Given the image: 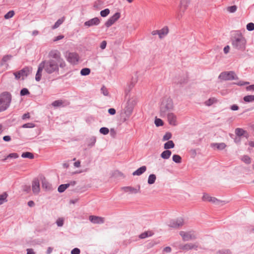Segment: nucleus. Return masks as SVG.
Segmentation results:
<instances>
[{"instance_id":"obj_1","label":"nucleus","mask_w":254,"mask_h":254,"mask_svg":"<svg viewBox=\"0 0 254 254\" xmlns=\"http://www.w3.org/2000/svg\"><path fill=\"white\" fill-rule=\"evenodd\" d=\"M66 66L61 52L58 50H52L48 55V59L42 61L38 65L35 75V80L41 79L43 71L48 74H59L60 68L64 69Z\"/></svg>"},{"instance_id":"obj_2","label":"nucleus","mask_w":254,"mask_h":254,"mask_svg":"<svg viewBox=\"0 0 254 254\" xmlns=\"http://www.w3.org/2000/svg\"><path fill=\"white\" fill-rule=\"evenodd\" d=\"M231 42L233 48L240 51H244L247 40L240 31H235L232 34Z\"/></svg>"},{"instance_id":"obj_3","label":"nucleus","mask_w":254,"mask_h":254,"mask_svg":"<svg viewBox=\"0 0 254 254\" xmlns=\"http://www.w3.org/2000/svg\"><path fill=\"white\" fill-rule=\"evenodd\" d=\"M12 97L11 94L7 91L0 94V112L6 110L10 106Z\"/></svg>"},{"instance_id":"obj_4","label":"nucleus","mask_w":254,"mask_h":254,"mask_svg":"<svg viewBox=\"0 0 254 254\" xmlns=\"http://www.w3.org/2000/svg\"><path fill=\"white\" fill-rule=\"evenodd\" d=\"M136 104L137 100L134 97L129 98L125 103L123 111L127 118H128L131 115Z\"/></svg>"},{"instance_id":"obj_5","label":"nucleus","mask_w":254,"mask_h":254,"mask_svg":"<svg viewBox=\"0 0 254 254\" xmlns=\"http://www.w3.org/2000/svg\"><path fill=\"white\" fill-rule=\"evenodd\" d=\"M173 108V103L170 98H164L160 106V114L162 117L167 115V112Z\"/></svg>"},{"instance_id":"obj_6","label":"nucleus","mask_w":254,"mask_h":254,"mask_svg":"<svg viewBox=\"0 0 254 254\" xmlns=\"http://www.w3.org/2000/svg\"><path fill=\"white\" fill-rule=\"evenodd\" d=\"M218 78L222 80H233L237 79L238 77L233 71L222 72L219 75Z\"/></svg>"},{"instance_id":"obj_7","label":"nucleus","mask_w":254,"mask_h":254,"mask_svg":"<svg viewBox=\"0 0 254 254\" xmlns=\"http://www.w3.org/2000/svg\"><path fill=\"white\" fill-rule=\"evenodd\" d=\"M180 235L182 237L184 241H189L194 240L197 238V236L194 231H180Z\"/></svg>"},{"instance_id":"obj_8","label":"nucleus","mask_w":254,"mask_h":254,"mask_svg":"<svg viewBox=\"0 0 254 254\" xmlns=\"http://www.w3.org/2000/svg\"><path fill=\"white\" fill-rule=\"evenodd\" d=\"M67 61L71 64H76L79 60V56L78 54L75 52H69L66 56Z\"/></svg>"},{"instance_id":"obj_9","label":"nucleus","mask_w":254,"mask_h":254,"mask_svg":"<svg viewBox=\"0 0 254 254\" xmlns=\"http://www.w3.org/2000/svg\"><path fill=\"white\" fill-rule=\"evenodd\" d=\"M29 68L28 67H25L21 70L14 72L13 73L16 79L18 80L21 77L24 79V77H27L29 74Z\"/></svg>"},{"instance_id":"obj_10","label":"nucleus","mask_w":254,"mask_h":254,"mask_svg":"<svg viewBox=\"0 0 254 254\" xmlns=\"http://www.w3.org/2000/svg\"><path fill=\"white\" fill-rule=\"evenodd\" d=\"M184 224V221L182 218L171 220L168 222V226L174 228H178Z\"/></svg>"},{"instance_id":"obj_11","label":"nucleus","mask_w":254,"mask_h":254,"mask_svg":"<svg viewBox=\"0 0 254 254\" xmlns=\"http://www.w3.org/2000/svg\"><path fill=\"white\" fill-rule=\"evenodd\" d=\"M121 14L119 12L115 13L112 16H111L105 23L107 27H109L112 26L117 20L120 17Z\"/></svg>"},{"instance_id":"obj_12","label":"nucleus","mask_w":254,"mask_h":254,"mask_svg":"<svg viewBox=\"0 0 254 254\" xmlns=\"http://www.w3.org/2000/svg\"><path fill=\"white\" fill-rule=\"evenodd\" d=\"M198 248V243H188L184 245L180 246V249L183 251H189L194 249L197 250Z\"/></svg>"},{"instance_id":"obj_13","label":"nucleus","mask_w":254,"mask_h":254,"mask_svg":"<svg viewBox=\"0 0 254 254\" xmlns=\"http://www.w3.org/2000/svg\"><path fill=\"white\" fill-rule=\"evenodd\" d=\"M32 189L34 194H38L40 192V183L38 179H34L32 182Z\"/></svg>"},{"instance_id":"obj_14","label":"nucleus","mask_w":254,"mask_h":254,"mask_svg":"<svg viewBox=\"0 0 254 254\" xmlns=\"http://www.w3.org/2000/svg\"><path fill=\"white\" fill-rule=\"evenodd\" d=\"M140 186L138 185L135 188H133L132 187H125L122 188V189L124 190V191L127 192H129L131 193H137L140 190Z\"/></svg>"},{"instance_id":"obj_15","label":"nucleus","mask_w":254,"mask_h":254,"mask_svg":"<svg viewBox=\"0 0 254 254\" xmlns=\"http://www.w3.org/2000/svg\"><path fill=\"white\" fill-rule=\"evenodd\" d=\"M100 22V19L98 17H95L86 21L84 25L85 26L90 27L94 25H98Z\"/></svg>"},{"instance_id":"obj_16","label":"nucleus","mask_w":254,"mask_h":254,"mask_svg":"<svg viewBox=\"0 0 254 254\" xmlns=\"http://www.w3.org/2000/svg\"><path fill=\"white\" fill-rule=\"evenodd\" d=\"M89 220L94 224H103L104 222V218L96 216H90Z\"/></svg>"},{"instance_id":"obj_17","label":"nucleus","mask_w":254,"mask_h":254,"mask_svg":"<svg viewBox=\"0 0 254 254\" xmlns=\"http://www.w3.org/2000/svg\"><path fill=\"white\" fill-rule=\"evenodd\" d=\"M167 119L170 125L172 126H176L177 125V117L174 114L168 113L167 114Z\"/></svg>"},{"instance_id":"obj_18","label":"nucleus","mask_w":254,"mask_h":254,"mask_svg":"<svg viewBox=\"0 0 254 254\" xmlns=\"http://www.w3.org/2000/svg\"><path fill=\"white\" fill-rule=\"evenodd\" d=\"M190 0H181L180 5V13L181 14V12H184L185 9L187 8L188 4L190 2Z\"/></svg>"},{"instance_id":"obj_19","label":"nucleus","mask_w":254,"mask_h":254,"mask_svg":"<svg viewBox=\"0 0 254 254\" xmlns=\"http://www.w3.org/2000/svg\"><path fill=\"white\" fill-rule=\"evenodd\" d=\"M42 188L46 190H50L52 189L51 184L48 182L45 178H43L42 180Z\"/></svg>"},{"instance_id":"obj_20","label":"nucleus","mask_w":254,"mask_h":254,"mask_svg":"<svg viewBox=\"0 0 254 254\" xmlns=\"http://www.w3.org/2000/svg\"><path fill=\"white\" fill-rule=\"evenodd\" d=\"M147 168L145 166H142L132 173L133 176H140L146 171Z\"/></svg>"},{"instance_id":"obj_21","label":"nucleus","mask_w":254,"mask_h":254,"mask_svg":"<svg viewBox=\"0 0 254 254\" xmlns=\"http://www.w3.org/2000/svg\"><path fill=\"white\" fill-rule=\"evenodd\" d=\"M211 146L218 150H223L226 147V145L224 143H213L211 144Z\"/></svg>"},{"instance_id":"obj_22","label":"nucleus","mask_w":254,"mask_h":254,"mask_svg":"<svg viewBox=\"0 0 254 254\" xmlns=\"http://www.w3.org/2000/svg\"><path fill=\"white\" fill-rule=\"evenodd\" d=\"M171 154L172 152L170 150H166L162 152L161 154V157L163 159H168L170 157Z\"/></svg>"},{"instance_id":"obj_23","label":"nucleus","mask_w":254,"mask_h":254,"mask_svg":"<svg viewBox=\"0 0 254 254\" xmlns=\"http://www.w3.org/2000/svg\"><path fill=\"white\" fill-rule=\"evenodd\" d=\"M159 37L160 38H162L168 33V29L167 27H164L161 30H159Z\"/></svg>"},{"instance_id":"obj_24","label":"nucleus","mask_w":254,"mask_h":254,"mask_svg":"<svg viewBox=\"0 0 254 254\" xmlns=\"http://www.w3.org/2000/svg\"><path fill=\"white\" fill-rule=\"evenodd\" d=\"M175 144L172 140H169L164 145V148L165 149H169L174 148Z\"/></svg>"},{"instance_id":"obj_25","label":"nucleus","mask_w":254,"mask_h":254,"mask_svg":"<svg viewBox=\"0 0 254 254\" xmlns=\"http://www.w3.org/2000/svg\"><path fill=\"white\" fill-rule=\"evenodd\" d=\"M210 202H211L214 204H218V205H223L225 203V201L218 200L216 198L214 197H212L210 198Z\"/></svg>"},{"instance_id":"obj_26","label":"nucleus","mask_w":254,"mask_h":254,"mask_svg":"<svg viewBox=\"0 0 254 254\" xmlns=\"http://www.w3.org/2000/svg\"><path fill=\"white\" fill-rule=\"evenodd\" d=\"M64 17H63L62 18L59 19L55 23V24L52 26L53 29H55L58 28L64 21Z\"/></svg>"},{"instance_id":"obj_27","label":"nucleus","mask_w":254,"mask_h":254,"mask_svg":"<svg viewBox=\"0 0 254 254\" xmlns=\"http://www.w3.org/2000/svg\"><path fill=\"white\" fill-rule=\"evenodd\" d=\"M156 180V175L154 174H150L148 178L147 183L149 185L153 184Z\"/></svg>"},{"instance_id":"obj_28","label":"nucleus","mask_w":254,"mask_h":254,"mask_svg":"<svg viewBox=\"0 0 254 254\" xmlns=\"http://www.w3.org/2000/svg\"><path fill=\"white\" fill-rule=\"evenodd\" d=\"M21 157L24 158L33 159L34 155L31 152H25L22 154Z\"/></svg>"},{"instance_id":"obj_29","label":"nucleus","mask_w":254,"mask_h":254,"mask_svg":"<svg viewBox=\"0 0 254 254\" xmlns=\"http://www.w3.org/2000/svg\"><path fill=\"white\" fill-rule=\"evenodd\" d=\"M246 132L245 130L241 128H237L235 129V133L238 136H242Z\"/></svg>"},{"instance_id":"obj_30","label":"nucleus","mask_w":254,"mask_h":254,"mask_svg":"<svg viewBox=\"0 0 254 254\" xmlns=\"http://www.w3.org/2000/svg\"><path fill=\"white\" fill-rule=\"evenodd\" d=\"M69 187V185L62 184L59 186L58 190L59 192H63L64 190Z\"/></svg>"},{"instance_id":"obj_31","label":"nucleus","mask_w":254,"mask_h":254,"mask_svg":"<svg viewBox=\"0 0 254 254\" xmlns=\"http://www.w3.org/2000/svg\"><path fill=\"white\" fill-rule=\"evenodd\" d=\"M243 99L246 102L249 103L254 102V95H251L245 96Z\"/></svg>"},{"instance_id":"obj_32","label":"nucleus","mask_w":254,"mask_h":254,"mask_svg":"<svg viewBox=\"0 0 254 254\" xmlns=\"http://www.w3.org/2000/svg\"><path fill=\"white\" fill-rule=\"evenodd\" d=\"M18 157V155L16 153H12L9 154L8 155L3 158L2 161H5L8 158H14L16 159Z\"/></svg>"},{"instance_id":"obj_33","label":"nucleus","mask_w":254,"mask_h":254,"mask_svg":"<svg viewBox=\"0 0 254 254\" xmlns=\"http://www.w3.org/2000/svg\"><path fill=\"white\" fill-rule=\"evenodd\" d=\"M90 69L89 68H83L80 70V74L82 76H86L90 74Z\"/></svg>"},{"instance_id":"obj_34","label":"nucleus","mask_w":254,"mask_h":254,"mask_svg":"<svg viewBox=\"0 0 254 254\" xmlns=\"http://www.w3.org/2000/svg\"><path fill=\"white\" fill-rule=\"evenodd\" d=\"M173 161L176 163H180L181 162V157L177 154H174L172 157Z\"/></svg>"},{"instance_id":"obj_35","label":"nucleus","mask_w":254,"mask_h":254,"mask_svg":"<svg viewBox=\"0 0 254 254\" xmlns=\"http://www.w3.org/2000/svg\"><path fill=\"white\" fill-rule=\"evenodd\" d=\"M152 234L151 232H145L139 235V238L140 239H145L152 236Z\"/></svg>"},{"instance_id":"obj_36","label":"nucleus","mask_w":254,"mask_h":254,"mask_svg":"<svg viewBox=\"0 0 254 254\" xmlns=\"http://www.w3.org/2000/svg\"><path fill=\"white\" fill-rule=\"evenodd\" d=\"M7 196V194L6 192L0 195V205L3 204L4 201H6V199Z\"/></svg>"},{"instance_id":"obj_37","label":"nucleus","mask_w":254,"mask_h":254,"mask_svg":"<svg viewBox=\"0 0 254 254\" xmlns=\"http://www.w3.org/2000/svg\"><path fill=\"white\" fill-rule=\"evenodd\" d=\"M242 160L247 164H249L251 162V159L247 155H244L242 158Z\"/></svg>"},{"instance_id":"obj_38","label":"nucleus","mask_w":254,"mask_h":254,"mask_svg":"<svg viewBox=\"0 0 254 254\" xmlns=\"http://www.w3.org/2000/svg\"><path fill=\"white\" fill-rule=\"evenodd\" d=\"M110 13V10L108 8H106L100 11V15L102 17H106Z\"/></svg>"},{"instance_id":"obj_39","label":"nucleus","mask_w":254,"mask_h":254,"mask_svg":"<svg viewBox=\"0 0 254 254\" xmlns=\"http://www.w3.org/2000/svg\"><path fill=\"white\" fill-rule=\"evenodd\" d=\"M99 132L103 135H106L109 132V129L107 127H102L100 128Z\"/></svg>"},{"instance_id":"obj_40","label":"nucleus","mask_w":254,"mask_h":254,"mask_svg":"<svg viewBox=\"0 0 254 254\" xmlns=\"http://www.w3.org/2000/svg\"><path fill=\"white\" fill-rule=\"evenodd\" d=\"M14 11L10 10L4 15V17L5 19H8L11 18L14 15Z\"/></svg>"},{"instance_id":"obj_41","label":"nucleus","mask_w":254,"mask_h":254,"mask_svg":"<svg viewBox=\"0 0 254 254\" xmlns=\"http://www.w3.org/2000/svg\"><path fill=\"white\" fill-rule=\"evenodd\" d=\"M29 94H30V92H29V90H28V89H27L26 88H22L20 92V94L22 96L27 95H29Z\"/></svg>"},{"instance_id":"obj_42","label":"nucleus","mask_w":254,"mask_h":254,"mask_svg":"<svg viewBox=\"0 0 254 254\" xmlns=\"http://www.w3.org/2000/svg\"><path fill=\"white\" fill-rule=\"evenodd\" d=\"M12 56L11 55H6L4 56L1 61V65H3V63L7 62L10 60Z\"/></svg>"},{"instance_id":"obj_43","label":"nucleus","mask_w":254,"mask_h":254,"mask_svg":"<svg viewBox=\"0 0 254 254\" xmlns=\"http://www.w3.org/2000/svg\"><path fill=\"white\" fill-rule=\"evenodd\" d=\"M52 105L55 107H60L63 105V102L61 100H56L52 103Z\"/></svg>"},{"instance_id":"obj_44","label":"nucleus","mask_w":254,"mask_h":254,"mask_svg":"<svg viewBox=\"0 0 254 254\" xmlns=\"http://www.w3.org/2000/svg\"><path fill=\"white\" fill-rule=\"evenodd\" d=\"M155 124L156 127L162 126L163 125V122L160 119L156 118L155 120Z\"/></svg>"},{"instance_id":"obj_45","label":"nucleus","mask_w":254,"mask_h":254,"mask_svg":"<svg viewBox=\"0 0 254 254\" xmlns=\"http://www.w3.org/2000/svg\"><path fill=\"white\" fill-rule=\"evenodd\" d=\"M35 127L34 124L32 123H28L22 125V127L23 128H33Z\"/></svg>"},{"instance_id":"obj_46","label":"nucleus","mask_w":254,"mask_h":254,"mask_svg":"<svg viewBox=\"0 0 254 254\" xmlns=\"http://www.w3.org/2000/svg\"><path fill=\"white\" fill-rule=\"evenodd\" d=\"M247 30L252 31L254 30V23L252 22L249 23L246 26Z\"/></svg>"},{"instance_id":"obj_47","label":"nucleus","mask_w":254,"mask_h":254,"mask_svg":"<svg viewBox=\"0 0 254 254\" xmlns=\"http://www.w3.org/2000/svg\"><path fill=\"white\" fill-rule=\"evenodd\" d=\"M101 93L104 96H108L109 95V92L108 89L105 86H103L101 88Z\"/></svg>"},{"instance_id":"obj_48","label":"nucleus","mask_w":254,"mask_h":254,"mask_svg":"<svg viewBox=\"0 0 254 254\" xmlns=\"http://www.w3.org/2000/svg\"><path fill=\"white\" fill-rule=\"evenodd\" d=\"M90 142L88 144V146H93L95 145V143L96 142V137H94V136H92V137H91L90 138Z\"/></svg>"},{"instance_id":"obj_49","label":"nucleus","mask_w":254,"mask_h":254,"mask_svg":"<svg viewBox=\"0 0 254 254\" xmlns=\"http://www.w3.org/2000/svg\"><path fill=\"white\" fill-rule=\"evenodd\" d=\"M172 137V134L170 132H167L164 136H163V141H166V140H168L171 138Z\"/></svg>"},{"instance_id":"obj_50","label":"nucleus","mask_w":254,"mask_h":254,"mask_svg":"<svg viewBox=\"0 0 254 254\" xmlns=\"http://www.w3.org/2000/svg\"><path fill=\"white\" fill-rule=\"evenodd\" d=\"M64 219L62 218H59L57 219L56 221V224L58 226L62 227L64 225Z\"/></svg>"},{"instance_id":"obj_51","label":"nucleus","mask_w":254,"mask_h":254,"mask_svg":"<svg viewBox=\"0 0 254 254\" xmlns=\"http://www.w3.org/2000/svg\"><path fill=\"white\" fill-rule=\"evenodd\" d=\"M211 197H212L209 196L208 194L204 193L202 196V200L203 201L210 202V200Z\"/></svg>"},{"instance_id":"obj_52","label":"nucleus","mask_w":254,"mask_h":254,"mask_svg":"<svg viewBox=\"0 0 254 254\" xmlns=\"http://www.w3.org/2000/svg\"><path fill=\"white\" fill-rule=\"evenodd\" d=\"M215 99L214 98H210L209 100L205 101V104L206 106H209L213 104Z\"/></svg>"},{"instance_id":"obj_53","label":"nucleus","mask_w":254,"mask_h":254,"mask_svg":"<svg viewBox=\"0 0 254 254\" xmlns=\"http://www.w3.org/2000/svg\"><path fill=\"white\" fill-rule=\"evenodd\" d=\"M237 10V6L236 5H232L228 7V10L231 13L235 12Z\"/></svg>"},{"instance_id":"obj_54","label":"nucleus","mask_w":254,"mask_h":254,"mask_svg":"<svg viewBox=\"0 0 254 254\" xmlns=\"http://www.w3.org/2000/svg\"><path fill=\"white\" fill-rule=\"evenodd\" d=\"M80 250L79 249L75 248L71 251V254H80Z\"/></svg>"},{"instance_id":"obj_55","label":"nucleus","mask_w":254,"mask_h":254,"mask_svg":"<svg viewBox=\"0 0 254 254\" xmlns=\"http://www.w3.org/2000/svg\"><path fill=\"white\" fill-rule=\"evenodd\" d=\"M107 46V42L106 41H103L100 44V48L102 50H104L106 48Z\"/></svg>"},{"instance_id":"obj_56","label":"nucleus","mask_w":254,"mask_h":254,"mask_svg":"<svg viewBox=\"0 0 254 254\" xmlns=\"http://www.w3.org/2000/svg\"><path fill=\"white\" fill-rule=\"evenodd\" d=\"M172 249L170 247H166L163 249V252L166 253H170L171 252Z\"/></svg>"},{"instance_id":"obj_57","label":"nucleus","mask_w":254,"mask_h":254,"mask_svg":"<svg viewBox=\"0 0 254 254\" xmlns=\"http://www.w3.org/2000/svg\"><path fill=\"white\" fill-rule=\"evenodd\" d=\"M108 113L111 115H114L116 114V110L114 108H110Z\"/></svg>"},{"instance_id":"obj_58","label":"nucleus","mask_w":254,"mask_h":254,"mask_svg":"<svg viewBox=\"0 0 254 254\" xmlns=\"http://www.w3.org/2000/svg\"><path fill=\"white\" fill-rule=\"evenodd\" d=\"M30 117V114L29 113H25L23 115L22 117V119L23 120H26V119H29Z\"/></svg>"},{"instance_id":"obj_59","label":"nucleus","mask_w":254,"mask_h":254,"mask_svg":"<svg viewBox=\"0 0 254 254\" xmlns=\"http://www.w3.org/2000/svg\"><path fill=\"white\" fill-rule=\"evenodd\" d=\"M230 109L233 111H237L239 110V107L238 105L234 104L231 106Z\"/></svg>"},{"instance_id":"obj_60","label":"nucleus","mask_w":254,"mask_h":254,"mask_svg":"<svg viewBox=\"0 0 254 254\" xmlns=\"http://www.w3.org/2000/svg\"><path fill=\"white\" fill-rule=\"evenodd\" d=\"M64 38V35H59L55 38L54 39V41H58L59 40H60Z\"/></svg>"},{"instance_id":"obj_61","label":"nucleus","mask_w":254,"mask_h":254,"mask_svg":"<svg viewBox=\"0 0 254 254\" xmlns=\"http://www.w3.org/2000/svg\"><path fill=\"white\" fill-rule=\"evenodd\" d=\"M3 139L5 141H9L11 140V137L9 135H5L3 137Z\"/></svg>"},{"instance_id":"obj_62","label":"nucleus","mask_w":254,"mask_h":254,"mask_svg":"<svg viewBox=\"0 0 254 254\" xmlns=\"http://www.w3.org/2000/svg\"><path fill=\"white\" fill-rule=\"evenodd\" d=\"M246 89L248 91H251V90L254 91V84L247 86L246 87Z\"/></svg>"},{"instance_id":"obj_63","label":"nucleus","mask_w":254,"mask_h":254,"mask_svg":"<svg viewBox=\"0 0 254 254\" xmlns=\"http://www.w3.org/2000/svg\"><path fill=\"white\" fill-rule=\"evenodd\" d=\"M230 47L229 46H226L224 47L223 51L225 54H227L229 52Z\"/></svg>"},{"instance_id":"obj_64","label":"nucleus","mask_w":254,"mask_h":254,"mask_svg":"<svg viewBox=\"0 0 254 254\" xmlns=\"http://www.w3.org/2000/svg\"><path fill=\"white\" fill-rule=\"evenodd\" d=\"M27 254H35L34 252L32 249H27Z\"/></svg>"}]
</instances>
